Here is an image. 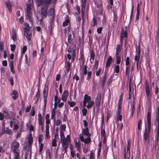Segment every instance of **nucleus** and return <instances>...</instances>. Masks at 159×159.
I'll return each mask as SVG.
<instances>
[{"instance_id":"nucleus-1","label":"nucleus","mask_w":159,"mask_h":159,"mask_svg":"<svg viewBox=\"0 0 159 159\" xmlns=\"http://www.w3.org/2000/svg\"><path fill=\"white\" fill-rule=\"evenodd\" d=\"M36 4L38 7L41 6L40 14L42 18L44 19L47 16L48 8L49 5L52 4L54 7L56 5L58 0H36Z\"/></svg>"},{"instance_id":"nucleus-2","label":"nucleus","mask_w":159,"mask_h":159,"mask_svg":"<svg viewBox=\"0 0 159 159\" xmlns=\"http://www.w3.org/2000/svg\"><path fill=\"white\" fill-rule=\"evenodd\" d=\"M48 86L46 84H45L43 91V98L44 99V108H46L47 102V98L48 95Z\"/></svg>"},{"instance_id":"nucleus-3","label":"nucleus","mask_w":159,"mask_h":159,"mask_svg":"<svg viewBox=\"0 0 159 159\" xmlns=\"http://www.w3.org/2000/svg\"><path fill=\"white\" fill-rule=\"evenodd\" d=\"M136 52L137 54L135 56L134 59V61L136 62L137 68L138 69L141 52L140 47L139 45V46L138 48L137 47H136Z\"/></svg>"},{"instance_id":"nucleus-4","label":"nucleus","mask_w":159,"mask_h":159,"mask_svg":"<svg viewBox=\"0 0 159 159\" xmlns=\"http://www.w3.org/2000/svg\"><path fill=\"white\" fill-rule=\"evenodd\" d=\"M145 89L146 94L148 100H150L151 97V93L150 92L149 85L148 83L146 81L145 84Z\"/></svg>"},{"instance_id":"nucleus-5","label":"nucleus","mask_w":159,"mask_h":159,"mask_svg":"<svg viewBox=\"0 0 159 159\" xmlns=\"http://www.w3.org/2000/svg\"><path fill=\"white\" fill-rule=\"evenodd\" d=\"M20 147V144L16 141L13 142L11 145V150L12 152H20L19 149Z\"/></svg>"},{"instance_id":"nucleus-6","label":"nucleus","mask_w":159,"mask_h":159,"mask_svg":"<svg viewBox=\"0 0 159 159\" xmlns=\"http://www.w3.org/2000/svg\"><path fill=\"white\" fill-rule=\"evenodd\" d=\"M150 132L148 131L147 130V128L145 127L143 133V139L145 142H147L149 143L150 137Z\"/></svg>"},{"instance_id":"nucleus-7","label":"nucleus","mask_w":159,"mask_h":159,"mask_svg":"<svg viewBox=\"0 0 159 159\" xmlns=\"http://www.w3.org/2000/svg\"><path fill=\"white\" fill-rule=\"evenodd\" d=\"M101 101V94L98 93L96 98L95 101L96 110L97 112L99 111L100 109Z\"/></svg>"},{"instance_id":"nucleus-8","label":"nucleus","mask_w":159,"mask_h":159,"mask_svg":"<svg viewBox=\"0 0 159 159\" xmlns=\"http://www.w3.org/2000/svg\"><path fill=\"white\" fill-rule=\"evenodd\" d=\"M24 34L26 37L28 42L29 43L30 41L31 40L32 38V32L31 30H29L26 28L24 30Z\"/></svg>"},{"instance_id":"nucleus-9","label":"nucleus","mask_w":159,"mask_h":159,"mask_svg":"<svg viewBox=\"0 0 159 159\" xmlns=\"http://www.w3.org/2000/svg\"><path fill=\"white\" fill-rule=\"evenodd\" d=\"M28 139V147L29 149H30L31 150L32 148V145L33 141V137L31 133H30L29 134L27 137Z\"/></svg>"},{"instance_id":"nucleus-10","label":"nucleus","mask_w":159,"mask_h":159,"mask_svg":"<svg viewBox=\"0 0 159 159\" xmlns=\"http://www.w3.org/2000/svg\"><path fill=\"white\" fill-rule=\"evenodd\" d=\"M84 66L82 68V74L80 76V79L82 81H84V80L85 75H87V68L88 67L86 65H84Z\"/></svg>"},{"instance_id":"nucleus-11","label":"nucleus","mask_w":159,"mask_h":159,"mask_svg":"<svg viewBox=\"0 0 159 159\" xmlns=\"http://www.w3.org/2000/svg\"><path fill=\"white\" fill-rule=\"evenodd\" d=\"M90 137H88L84 139V136L81 134H80L79 135V138L81 141L82 142H84L85 144H88L91 141V139Z\"/></svg>"},{"instance_id":"nucleus-12","label":"nucleus","mask_w":159,"mask_h":159,"mask_svg":"<svg viewBox=\"0 0 159 159\" xmlns=\"http://www.w3.org/2000/svg\"><path fill=\"white\" fill-rule=\"evenodd\" d=\"M80 57L79 58V60H82L81 64H80V67L81 68L82 66H84V63H85V60L84 57V52H83V50H82V51L80 50Z\"/></svg>"},{"instance_id":"nucleus-13","label":"nucleus","mask_w":159,"mask_h":159,"mask_svg":"<svg viewBox=\"0 0 159 159\" xmlns=\"http://www.w3.org/2000/svg\"><path fill=\"white\" fill-rule=\"evenodd\" d=\"M32 15V11H26V17L27 19L29 20V21L30 22V23L32 25L33 24Z\"/></svg>"},{"instance_id":"nucleus-14","label":"nucleus","mask_w":159,"mask_h":159,"mask_svg":"<svg viewBox=\"0 0 159 159\" xmlns=\"http://www.w3.org/2000/svg\"><path fill=\"white\" fill-rule=\"evenodd\" d=\"M69 95V92L67 90H65L61 95V99L63 102L66 101Z\"/></svg>"},{"instance_id":"nucleus-15","label":"nucleus","mask_w":159,"mask_h":159,"mask_svg":"<svg viewBox=\"0 0 159 159\" xmlns=\"http://www.w3.org/2000/svg\"><path fill=\"white\" fill-rule=\"evenodd\" d=\"M5 3L7 7L8 8V10L10 13L12 12V4L11 2L9 0L5 2Z\"/></svg>"},{"instance_id":"nucleus-16","label":"nucleus","mask_w":159,"mask_h":159,"mask_svg":"<svg viewBox=\"0 0 159 159\" xmlns=\"http://www.w3.org/2000/svg\"><path fill=\"white\" fill-rule=\"evenodd\" d=\"M82 135H86L87 137H90L91 136V134L89 132V129L88 128H85L84 129H82Z\"/></svg>"},{"instance_id":"nucleus-17","label":"nucleus","mask_w":159,"mask_h":159,"mask_svg":"<svg viewBox=\"0 0 159 159\" xmlns=\"http://www.w3.org/2000/svg\"><path fill=\"white\" fill-rule=\"evenodd\" d=\"M107 73L105 72L102 75V79L101 80V85L102 87H104L107 79Z\"/></svg>"},{"instance_id":"nucleus-18","label":"nucleus","mask_w":159,"mask_h":159,"mask_svg":"<svg viewBox=\"0 0 159 159\" xmlns=\"http://www.w3.org/2000/svg\"><path fill=\"white\" fill-rule=\"evenodd\" d=\"M52 5L53 7L49 8V9H48V10L47 15H48V14L49 16H54V17L55 9L54 8L55 6L54 7L53 6L52 4Z\"/></svg>"},{"instance_id":"nucleus-19","label":"nucleus","mask_w":159,"mask_h":159,"mask_svg":"<svg viewBox=\"0 0 159 159\" xmlns=\"http://www.w3.org/2000/svg\"><path fill=\"white\" fill-rule=\"evenodd\" d=\"M112 58L111 56H109L108 58L107 59L105 66L106 68L108 67L111 65L112 63Z\"/></svg>"},{"instance_id":"nucleus-20","label":"nucleus","mask_w":159,"mask_h":159,"mask_svg":"<svg viewBox=\"0 0 159 159\" xmlns=\"http://www.w3.org/2000/svg\"><path fill=\"white\" fill-rule=\"evenodd\" d=\"M11 95H12V99L13 100H16L18 96V93L16 90H14L11 93Z\"/></svg>"},{"instance_id":"nucleus-21","label":"nucleus","mask_w":159,"mask_h":159,"mask_svg":"<svg viewBox=\"0 0 159 159\" xmlns=\"http://www.w3.org/2000/svg\"><path fill=\"white\" fill-rule=\"evenodd\" d=\"M75 146L77 148V151L80 152L81 150V143L80 141H79L78 142L75 141Z\"/></svg>"},{"instance_id":"nucleus-22","label":"nucleus","mask_w":159,"mask_h":159,"mask_svg":"<svg viewBox=\"0 0 159 159\" xmlns=\"http://www.w3.org/2000/svg\"><path fill=\"white\" fill-rule=\"evenodd\" d=\"M122 48V46L121 45L117 44L116 48V54H120V53L121 52Z\"/></svg>"},{"instance_id":"nucleus-23","label":"nucleus","mask_w":159,"mask_h":159,"mask_svg":"<svg viewBox=\"0 0 159 159\" xmlns=\"http://www.w3.org/2000/svg\"><path fill=\"white\" fill-rule=\"evenodd\" d=\"M70 19L68 16H67L65 21L62 23V25L64 27L67 26L68 24L70 25Z\"/></svg>"},{"instance_id":"nucleus-24","label":"nucleus","mask_w":159,"mask_h":159,"mask_svg":"<svg viewBox=\"0 0 159 159\" xmlns=\"http://www.w3.org/2000/svg\"><path fill=\"white\" fill-rule=\"evenodd\" d=\"M98 24L97 19L96 17H93L91 22V25L92 27H94Z\"/></svg>"},{"instance_id":"nucleus-25","label":"nucleus","mask_w":159,"mask_h":159,"mask_svg":"<svg viewBox=\"0 0 159 159\" xmlns=\"http://www.w3.org/2000/svg\"><path fill=\"white\" fill-rule=\"evenodd\" d=\"M127 36V31H124V29L123 28L121 30V34L120 37L123 38H126Z\"/></svg>"},{"instance_id":"nucleus-26","label":"nucleus","mask_w":159,"mask_h":159,"mask_svg":"<svg viewBox=\"0 0 159 159\" xmlns=\"http://www.w3.org/2000/svg\"><path fill=\"white\" fill-rule=\"evenodd\" d=\"M135 108L134 103H133V104H131V112L130 117H132V116L133 115L134 111H135Z\"/></svg>"},{"instance_id":"nucleus-27","label":"nucleus","mask_w":159,"mask_h":159,"mask_svg":"<svg viewBox=\"0 0 159 159\" xmlns=\"http://www.w3.org/2000/svg\"><path fill=\"white\" fill-rule=\"evenodd\" d=\"M18 123L19 122L16 120H14V127L13 128V130H17L18 129L19 127L18 125Z\"/></svg>"},{"instance_id":"nucleus-28","label":"nucleus","mask_w":159,"mask_h":159,"mask_svg":"<svg viewBox=\"0 0 159 159\" xmlns=\"http://www.w3.org/2000/svg\"><path fill=\"white\" fill-rule=\"evenodd\" d=\"M99 64L98 60H97L96 59L95 61L94 65L93 67V69L94 70H97L98 69Z\"/></svg>"},{"instance_id":"nucleus-29","label":"nucleus","mask_w":159,"mask_h":159,"mask_svg":"<svg viewBox=\"0 0 159 159\" xmlns=\"http://www.w3.org/2000/svg\"><path fill=\"white\" fill-rule=\"evenodd\" d=\"M140 13V9L139 8V4H138L137 6V14L136 15V20L137 21L139 20V18Z\"/></svg>"},{"instance_id":"nucleus-30","label":"nucleus","mask_w":159,"mask_h":159,"mask_svg":"<svg viewBox=\"0 0 159 159\" xmlns=\"http://www.w3.org/2000/svg\"><path fill=\"white\" fill-rule=\"evenodd\" d=\"M91 97L89 96L87 94H85L84 96V100L87 103L90 101L91 100Z\"/></svg>"},{"instance_id":"nucleus-31","label":"nucleus","mask_w":159,"mask_h":159,"mask_svg":"<svg viewBox=\"0 0 159 159\" xmlns=\"http://www.w3.org/2000/svg\"><path fill=\"white\" fill-rule=\"evenodd\" d=\"M3 113L6 119H8L10 118V115L7 110H4Z\"/></svg>"},{"instance_id":"nucleus-32","label":"nucleus","mask_w":159,"mask_h":159,"mask_svg":"<svg viewBox=\"0 0 159 159\" xmlns=\"http://www.w3.org/2000/svg\"><path fill=\"white\" fill-rule=\"evenodd\" d=\"M116 63L119 64L121 61V57L120 54H116Z\"/></svg>"},{"instance_id":"nucleus-33","label":"nucleus","mask_w":159,"mask_h":159,"mask_svg":"<svg viewBox=\"0 0 159 159\" xmlns=\"http://www.w3.org/2000/svg\"><path fill=\"white\" fill-rule=\"evenodd\" d=\"M20 151L13 152L14 154V159H20Z\"/></svg>"},{"instance_id":"nucleus-34","label":"nucleus","mask_w":159,"mask_h":159,"mask_svg":"<svg viewBox=\"0 0 159 159\" xmlns=\"http://www.w3.org/2000/svg\"><path fill=\"white\" fill-rule=\"evenodd\" d=\"M88 104L86 106L87 108L88 109L91 108L94 104V101L92 100L88 102Z\"/></svg>"},{"instance_id":"nucleus-35","label":"nucleus","mask_w":159,"mask_h":159,"mask_svg":"<svg viewBox=\"0 0 159 159\" xmlns=\"http://www.w3.org/2000/svg\"><path fill=\"white\" fill-rule=\"evenodd\" d=\"M61 141L62 145H69V143H70L66 138H64Z\"/></svg>"},{"instance_id":"nucleus-36","label":"nucleus","mask_w":159,"mask_h":159,"mask_svg":"<svg viewBox=\"0 0 159 159\" xmlns=\"http://www.w3.org/2000/svg\"><path fill=\"white\" fill-rule=\"evenodd\" d=\"M12 39L15 42L17 40V37L15 31H13L12 32Z\"/></svg>"},{"instance_id":"nucleus-37","label":"nucleus","mask_w":159,"mask_h":159,"mask_svg":"<svg viewBox=\"0 0 159 159\" xmlns=\"http://www.w3.org/2000/svg\"><path fill=\"white\" fill-rule=\"evenodd\" d=\"M114 72H115L117 73H118L120 71V66L119 64H117L114 67Z\"/></svg>"},{"instance_id":"nucleus-38","label":"nucleus","mask_w":159,"mask_h":159,"mask_svg":"<svg viewBox=\"0 0 159 159\" xmlns=\"http://www.w3.org/2000/svg\"><path fill=\"white\" fill-rule=\"evenodd\" d=\"M51 119L54 120V122L56 121L55 111H52L51 112Z\"/></svg>"},{"instance_id":"nucleus-39","label":"nucleus","mask_w":159,"mask_h":159,"mask_svg":"<svg viewBox=\"0 0 159 159\" xmlns=\"http://www.w3.org/2000/svg\"><path fill=\"white\" fill-rule=\"evenodd\" d=\"M117 16L116 14L115 13L114 14L113 17V24L112 25L114 27V25L115 24V23H116L117 22Z\"/></svg>"},{"instance_id":"nucleus-40","label":"nucleus","mask_w":159,"mask_h":159,"mask_svg":"<svg viewBox=\"0 0 159 159\" xmlns=\"http://www.w3.org/2000/svg\"><path fill=\"white\" fill-rule=\"evenodd\" d=\"M69 145H62V151L64 152V153L67 152V149L68 148Z\"/></svg>"},{"instance_id":"nucleus-41","label":"nucleus","mask_w":159,"mask_h":159,"mask_svg":"<svg viewBox=\"0 0 159 159\" xmlns=\"http://www.w3.org/2000/svg\"><path fill=\"white\" fill-rule=\"evenodd\" d=\"M31 4L27 3L26 4V11H32L31 8Z\"/></svg>"},{"instance_id":"nucleus-42","label":"nucleus","mask_w":159,"mask_h":159,"mask_svg":"<svg viewBox=\"0 0 159 159\" xmlns=\"http://www.w3.org/2000/svg\"><path fill=\"white\" fill-rule=\"evenodd\" d=\"M81 8H85V6L86 4L87 0H81Z\"/></svg>"},{"instance_id":"nucleus-43","label":"nucleus","mask_w":159,"mask_h":159,"mask_svg":"<svg viewBox=\"0 0 159 159\" xmlns=\"http://www.w3.org/2000/svg\"><path fill=\"white\" fill-rule=\"evenodd\" d=\"M43 140V136L42 134H40L38 138V141L39 143H42V142Z\"/></svg>"},{"instance_id":"nucleus-44","label":"nucleus","mask_w":159,"mask_h":159,"mask_svg":"<svg viewBox=\"0 0 159 159\" xmlns=\"http://www.w3.org/2000/svg\"><path fill=\"white\" fill-rule=\"evenodd\" d=\"M87 74V77L86 78V80H90L91 77L92 71H88Z\"/></svg>"},{"instance_id":"nucleus-45","label":"nucleus","mask_w":159,"mask_h":159,"mask_svg":"<svg viewBox=\"0 0 159 159\" xmlns=\"http://www.w3.org/2000/svg\"><path fill=\"white\" fill-rule=\"evenodd\" d=\"M95 55L93 51L92 50L91 51L90 55V59H91L93 60H94L95 58Z\"/></svg>"},{"instance_id":"nucleus-46","label":"nucleus","mask_w":159,"mask_h":159,"mask_svg":"<svg viewBox=\"0 0 159 159\" xmlns=\"http://www.w3.org/2000/svg\"><path fill=\"white\" fill-rule=\"evenodd\" d=\"M76 57V52H75V49H73L72 50V60L73 61H74Z\"/></svg>"},{"instance_id":"nucleus-47","label":"nucleus","mask_w":159,"mask_h":159,"mask_svg":"<svg viewBox=\"0 0 159 159\" xmlns=\"http://www.w3.org/2000/svg\"><path fill=\"white\" fill-rule=\"evenodd\" d=\"M68 103L70 107H73L76 104V103L74 101L70 102L69 101L68 102Z\"/></svg>"},{"instance_id":"nucleus-48","label":"nucleus","mask_w":159,"mask_h":159,"mask_svg":"<svg viewBox=\"0 0 159 159\" xmlns=\"http://www.w3.org/2000/svg\"><path fill=\"white\" fill-rule=\"evenodd\" d=\"M27 49V46H23L22 49H21V54L23 55L25 53Z\"/></svg>"},{"instance_id":"nucleus-49","label":"nucleus","mask_w":159,"mask_h":159,"mask_svg":"<svg viewBox=\"0 0 159 159\" xmlns=\"http://www.w3.org/2000/svg\"><path fill=\"white\" fill-rule=\"evenodd\" d=\"M151 121L148 122V128H147V130L148 131L151 132Z\"/></svg>"},{"instance_id":"nucleus-50","label":"nucleus","mask_w":159,"mask_h":159,"mask_svg":"<svg viewBox=\"0 0 159 159\" xmlns=\"http://www.w3.org/2000/svg\"><path fill=\"white\" fill-rule=\"evenodd\" d=\"M67 40L68 43H71V42L73 40V39L71 34H70L68 35Z\"/></svg>"},{"instance_id":"nucleus-51","label":"nucleus","mask_w":159,"mask_h":159,"mask_svg":"<svg viewBox=\"0 0 159 159\" xmlns=\"http://www.w3.org/2000/svg\"><path fill=\"white\" fill-rule=\"evenodd\" d=\"M130 66H126L125 69V74L126 75H129L130 72Z\"/></svg>"},{"instance_id":"nucleus-52","label":"nucleus","mask_w":159,"mask_h":159,"mask_svg":"<svg viewBox=\"0 0 159 159\" xmlns=\"http://www.w3.org/2000/svg\"><path fill=\"white\" fill-rule=\"evenodd\" d=\"M23 56L22 55H21L19 59V65L17 67L18 69H19V66L20 67H21L22 60L23 58Z\"/></svg>"},{"instance_id":"nucleus-53","label":"nucleus","mask_w":159,"mask_h":159,"mask_svg":"<svg viewBox=\"0 0 159 159\" xmlns=\"http://www.w3.org/2000/svg\"><path fill=\"white\" fill-rule=\"evenodd\" d=\"M147 122L151 121V113L148 111L147 113Z\"/></svg>"},{"instance_id":"nucleus-54","label":"nucleus","mask_w":159,"mask_h":159,"mask_svg":"<svg viewBox=\"0 0 159 159\" xmlns=\"http://www.w3.org/2000/svg\"><path fill=\"white\" fill-rule=\"evenodd\" d=\"M102 68H99L97 70H95L96 71V75L97 76H99L101 71H102Z\"/></svg>"},{"instance_id":"nucleus-55","label":"nucleus","mask_w":159,"mask_h":159,"mask_svg":"<svg viewBox=\"0 0 159 159\" xmlns=\"http://www.w3.org/2000/svg\"><path fill=\"white\" fill-rule=\"evenodd\" d=\"M54 16H52L50 20L49 25H53L54 22Z\"/></svg>"},{"instance_id":"nucleus-56","label":"nucleus","mask_w":159,"mask_h":159,"mask_svg":"<svg viewBox=\"0 0 159 159\" xmlns=\"http://www.w3.org/2000/svg\"><path fill=\"white\" fill-rule=\"evenodd\" d=\"M142 124V120L140 119L138 122V129L139 130H140L141 129V126Z\"/></svg>"},{"instance_id":"nucleus-57","label":"nucleus","mask_w":159,"mask_h":159,"mask_svg":"<svg viewBox=\"0 0 159 159\" xmlns=\"http://www.w3.org/2000/svg\"><path fill=\"white\" fill-rule=\"evenodd\" d=\"M38 122L42 121H44L43 119L42 116L40 113H39L38 115Z\"/></svg>"},{"instance_id":"nucleus-58","label":"nucleus","mask_w":159,"mask_h":159,"mask_svg":"<svg viewBox=\"0 0 159 159\" xmlns=\"http://www.w3.org/2000/svg\"><path fill=\"white\" fill-rule=\"evenodd\" d=\"M11 50L12 52H14L15 50L16 46L15 44H11L10 45Z\"/></svg>"},{"instance_id":"nucleus-59","label":"nucleus","mask_w":159,"mask_h":159,"mask_svg":"<svg viewBox=\"0 0 159 159\" xmlns=\"http://www.w3.org/2000/svg\"><path fill=\"white\" fill-rule=\"evenodd\" d=\"M101 135L102 137H104L106 136L105 130L102 128L101 129Z\"/></svg>"},{"instance_id":"nucleus-60","label":"nucleus","mask_w":159,"mask_h":159,"mask_svg":"<svg viewBox=\"0 0 159 159\" xmlns=\"http://www.w3.org/2000/svg\"><path fill=\"white\" fill-rule=\"evenodd\" d=\"M60 136L61 137V139H63L64 138H65L64 132L62 131H60Z\"/></svg>"},{"instance_id":"nucleus-61","label":"nucleus","mask_w":159,"mask_h":159,"mask_svg":"<svg viewBox=\"0 0 159 159\" xmlns=\"http://www.w3.org/2000/svg\"><path fill=\"white\" fill-rule=\"evenodd\" d=\"M52 26L51 25H48V30L49 31L51 35H52L53 33L52 32Z\"/></svg>"},{"instance_id":"nucleus-62","label":"nucleus","mask_w":159,"mask_h":159,"mask_svg":"<svg viewBox=\"0 0 159 159\" xmlns=\"http://www.w3.org/2000/svg\"><path fill=\"white\" fill-rule=\"evenodd\" d=\"M4 49V43L2 41L0 42V51L2 52Z\"/></svg>"},{"instance_id":"nucleus-63","label":"nucleus","mask_w":159,"mask_h":159,"mask_svg":"<svg viewBox=\"0 0 159 159\" xmlns=\"http://www.w3.org/2000/svg\"><path fill=\"white\" fill-rule=\"evenodd\" d=\"M116 119L117 120H119L120 121H121L122 119V116L120 114L118 115L116 114Z\"/></svg>"},{"instance_id":"nucleus-64","label":"nucleus","mask_w":159,"mask_h":159,"mask_svg":"<svg viewBox=\"0 0 159 159\" xmlns=\"http://www.w3.org/2000/svg\"><path fill=\"white\" fill-rule=\"evenodd\" d=\"M52 146L53 147H56L57 146V140L55 139H53L52 142Z\"/></svg>"}]
</instances>
